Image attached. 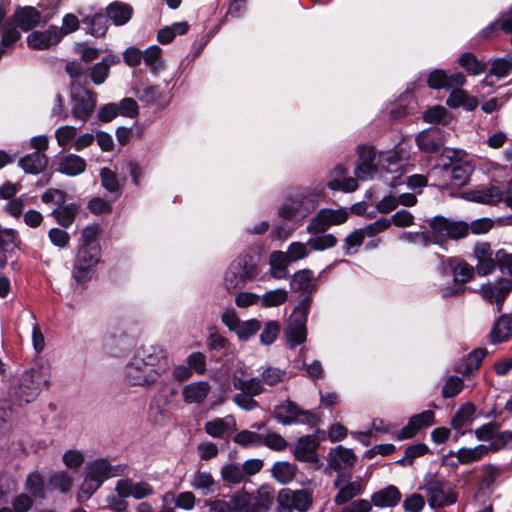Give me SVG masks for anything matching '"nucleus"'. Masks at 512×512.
I'll return each mask as SVG.
<instances>
[{
  "label": "nucleus",
  "instance_id": "nucleus-1",
  "mask_svg": "<svg viewBox=\"0 0 512 512\" xmlns=\"http://www.w3.org/2000/svg\"><path fill=\"white\" fill-rule=\"evenodd\" d=\"M170 360L161 345L142 346L133 353L123 370L128 386L150 388L170 369Z\"/></svg>",
  "mask_w": 512,
  "mask_h": 512
},
{
  "label": "nucleus",
  "instance_id": "nucleus-2",
  "mask_svg": "<svg viewBox=\"0 0 512 512\" xmlns=\"http://www.w3.org/2000/svg\"><path fill=\"white\" fill-rule=\"evenodd\" d=\"M100 227L97 224L86 226L80 237V244L73 262L72 277L77 283L89 281L100 261L101 247L98 242Z\"/></svg>",
  "mask_w": 512,
  "mask_h": 512
},
{
  "label": "nucleus",
  "instance_id": "nucleus-3",
  "mask_svg": "<svg viewBox=\"0 0 512 512\" xmlns=\"http://www.w3.org/2000/svg\"><path fill=\"white\" fill-rule=\"evenodd\" d=\"M127 464H112L106 458L89 461L85 467V477L80 486L79 498L89 499L109 478L127 473Z\"/></svg>",
  "mask_w": 512,
  "mask_h": 512
},
{
  "label": "nucleus",
  "instance_id": "nucleus-4",
  "mask_svg": "<svg viewBox=\"0 0 512 512\" xmlns=\"http://www.w3.org/2000/svg\"><path fill=\"white\" fill-rule=\"evenodd\" d=\"M50 378V369L43 364L24 370L14 393L15 400L20 406L34 402L43 389H48Z\"/></svg>",
  "mask_w": 512,
  "mask_h": 512
},
{
  "label": "nucleus",
  "instance_id": "nucleus-5",
  "mask_svg": "<svg viewBox=\"0 0 512 512\" xmlns=\"http://www.w3.org/2000/svg\"><path fill=\"white\" fill-rule=\"evenodd\" d=\"M320 193L308 189L297 188L286 198L279 208V216L286 220H302L310 215L318 206Z\"/></svg>",
  "mask_w": 512,
  "mask_h": 512
},
{
  "label": "nucleus",
  "instance_id": "nucleus-6",
  "mask_svg": "<svg viewBox=\"0 0 512 512\" xmlns=\"http://www.w3.org/2000/svg\"><path fill=\"white\" fill-rule=\"evenodd\" d=\"M256 252L253 249L241 254L225 272L224 286L228 291L246 288L256 278Z\"/></svg>",
  "mask_w": 512,
  "mask_h": 512
},
{
  "label": "nucleus",
  "instance_id": "nucleus-7",
  "mask_svg": "<svg viewBox=\"0 0 512 512\" xmlns=\"http://www.w3.org/2000/svg\"><path fill=\"white\" fill-rule=\"evenodd\" d=\"M88 83V80H84L83 85L74 81L70 88L71 114L75 120L82 122L92 116L97 105V93L84 86Z\"/></svg>",
  "mask_w": 512,
  "mask_h": 512
},
{
  "label": "nucleus",
  "instance_id": "nucleus-8",
  "mask_svg": "<svg viewBox=\"0 0 512 512\" xmlns=\"http://www.w3.org/2000/svg\"><path fill=\"white\" fill-rule=\"evenodd\" d=\"M274 417L284 425L306 424L315 426L320 421V417L317 413L312 410H304L290 400H286L275 406Z\"/></svg>",
  "mask_w": 512,
  "mask_h": 512
},
{
  "label": "nucleus",
  "instance_id": "nucleus-9",
  "mask_svg": "<svg viewBox=\"0 0 512 512\" xmlns=\"http://www.w3.org/2000/svg\"><path fill=\"white\" fill-rule=\"evenodd\" d=\"M312 302L311 296H305L294 310L286 331L288 343L294 347L306 341L307 315Z\"/></svg>",
  "mask_w": 512,
  "mask_h": 512
},
{
  "label": "nucleus",
  "instance_id": "nucleus-10",
  "mask_svg": "<svg viewBox=\"0 0 512 512\" xmlns=\"http://www.w3.org/2000/svg\"><path fill=\"white\" fill-rule=\"evenodd\" d=\"M348 216V210L343 207L338 209H320L316 213V215L310 220L309 224L306 227V231L312 235L324 233L331 226L341 225L345 223L348 219Z\"/></svg>",
  "mask_w": 512,
  "mask_h": 512
},
{
  "label": "nucleus",
  "instance_id": "nucleus-11",
  "mask_svg": "<svg viewBox=\"0 0 512 512\" xmlns=\"http://www.w3.org/2000/svg\"><path fill=\"white\" fill-rule=\"evenodd\" d=\"M430 229L438 235L440 241L445 239L458 240L468 235L469 225L464 221L451 220L443 216H435L428 223Z\"/></svg>",
  "mask_w": 512,
  "mask_h": 512
},
{
  "label": "nucleus",
  "instance_id": "nucleus-12",
  "mask_svg": "<svg viewBox=\"0 0 512 512\" xmlns=\"http://www.w3.org/2000/svg\"><path fill=\"white\" fill-rule=\"evenodd\" d=\"M466 153L463 150L445 148L442 157L450 161L451 180L456 186H464L468 183L474 170L470 162L463 160Z\"/></svg>",
  "mask_w": 512,
  "mask_h": 512
},
{
  "label": "nucleus",
  "instance_id": "nucleus-13",
  "mask_svg": "<svg viewBox=\"0 0 512 512\" xmlns=\"http://www.w3.org/2000/svg\"><path fill=\"white\" fill-rule=\"evenodd\" d=\"M424 490L427 493L431 507H445L457 501V495L448 483L436 477H430L426 480Z\"/></svg>",
  "mask_w": 512,
  "mask_h": 512
},
{
  "label": "nucleus",
  "instance_id": "nucleus-14",
  "mask_svg": "<svg viewBox=\"0 0 512 512\" xmlns=\"http://www.w3.org/2000/svg\"><path fill=\"white\" fill-rule=\"evenodd\" d=\"M333 486L338 489V493L334 497V503L336 505H343L362 494L366 487V482L360 476L351 480L350 475L340 473L335 478Z\"/></svg>",
  "mask_w": 512,
  "mask_h": 512
},
{
  "label": "nucleus",
  "instance_id": "nucleus-15",
  "mask_svg": "<svg viewBox=\"0 0 512 512\" xmlns=\"http://www.w3.org/2000/svg\"><path fill=\"white\" fill-rule=\"evenodd\" d=\"M447 262L452 269L454 279L452 286L447 285L443 288L442 293L445 297L463 293L464 284L471 280L474 275L473 267L464 261L449 258Z\"/></svg>",
  "mask_w": 512,
  "mask_h": 512
},
{
  "label": "nucleus",
  "instance_id": "nucleus-16",
  "mask_svg": "<svg viewBox=\"0 0 512 512\" xmlns=\"http://www.w3.org/2000/svg\"><path fill=\"white\" fill-rule=\"evenodd\" d=\"M256 474V458L248 459L242 465L229 463L222 467L221 476L225 482L239 484Z\"/></svg>",
  "mask_w": 512,
  "mask_h": 512
},
{
  "label": "nucleus",
  "instance_id": "nucleus-17",
  "mask_svg": "<svg viewBox=\"0 0 512 512\" xmlns=\"http://www.w3.org/2000/svg\"><path fill=\"white\" fill-rule=\"evenodd\" d=\"M63 39V33L56 25H50L44 31H33L27 36V44L35 50H46L57 45Z\"/></svg>",
  "mask_w": 512,
  "mask_h": 512
},
{
  "label": "nucleus",
  "instance_id": "nucleus-18",
  "mask_svg": "<svg viewBox=\"0 0 512 512\" xmlns=\"http://www.w3.org/2000/svg\"><path fill=\"white\" fill-rule=\"evenodd\" d=\"M434 422L435 413L431 410L415 414L410 417L407 425L399 431L396 438L398 440L413 438L420 430L432 426Z\"/></svg>",
  "mask_w": 512,
  "mask_h": 512
},
{
  "label": "nucleus",
  "instance_id": "nucleus-19",
  "mask_svg": "<svg viewBox=\"0 0 512 512\" xmlns=\"http://www.w3.org/2000/svg\"><path fill=\"white\" fill-rule=\"evenodd\" d=\"M421 151L432 153L438 151L445 143V132L439 128L422 131L416 138Z\"/></svg>",
  "mask_w": 512,
  "mask_h": 512
},
{
  "label": "nucleus",
  "instance_id": "nucleus-20",
  "mask_svg": "<svg viewBox=\"0 0 512 512\" xmlns=\"http://www.w3.org/2000/svg\"><path fill=\"white\" fill-rule=\"evenodd\" d=\"M120 62V56L115 54L106 55L100 62L87 69L90 81L95 85L103 84L110 74V68Z\"/></svg>",
  "mask_w": 512,
  "mask_h": 512
},
{
  "label": "nucleus",
  "instance_id": "nucleus-21",
  "mask_svg": "<svg viewBox=\"0 0 512 512\" xmlns=\"http://www.w3.org/2000/svg\"><path fill=\"white\" fill-rule=\"evenodd\" d=\"M511 290L512 283L509 280L502 279L495 284L483 285L481 292L484 299L488 301L495 300L497 311H501L503 302Z\"/></svg>",
  "mask_w": 512,
  "mask_h": 512
},
{
  "label": "nucleus",
  "instance_id": "nucleus-22",
  "mask_svg": "<svg viewBox=\"0 0 512 512\" xmlns=\"http://www.w3.org/2000/svg\"><path fill=\"white\" fill-rule=\"evenodd\" d=\"M204 430L213 438L230 437L236 431V421L232 415L215 418L205 423Z\"/></svg>",
  "mask_w": 512,
  "mask_h": 512
},
{
  "label": "nucleus",
  "instance_id": "nucleus-23",
  "mask_svg": "<svg viewBox=\"0 0 512 512\" xmlns=\"http://www.w3.org/2000/svg\"><path fill=\"white\" fill-rule=\"evenodd\" d=\"M13 17L16 26L25 32L37 27L42 19L41 12L33 6L18 8Z\"/></svg>",
  "mask_w": 512,
  "mask_h": 512
},
{
  "label": "nucleus",
  "instance_id": "nucleus-24",
  "mask_svg": "<svg viewBox=\"0 0 512 512\" xmlns=\"http://www.w3.org/2000/svg\"><path fill=\"white\" fill-rule=\"evenodd\" d=\"M318 443L312 436L306 435L298 439L293 454L295 458L302 462L317 463L319 461L316 453Z\"/></svg>",
  "mask_w": 512,
  "mask_h": 512
},
{
  "label": "nucleus",
  "instance_id": "nucleus-25",
  "mask_svg": "<svg viewBox=\"0 0 512 512\" xmlns=\"http://www.w3.org/2000/svg\"><path fill=\"white\" fill-rule=\"evenodd\" d=\"M356 461V456L351 449L338 446L332 449L328 455L329 466L335 471H341L352 467Z\"/></svg>",
  "mask_w": 512,
  "mask_h": 512
},
{
  "label": "nucleus",
  "instance_id": "nucleus-26",
  "mask_svg": "<svg viewBox=\"0 0 512 512\" xmlns=\"http://www.w3.org/2000/svg\"><path fill=\"white\" fill-rule=\"evenodd\" d=\"M178 391L174 387L164 386L157 391L152 400V405L155 406L160 414L171 411L177 405Z\"/></svg>",
  "mask_w": 512,
  "mask_h": 512
},
{
  "label": "nucleus",
  "instance_id": "nucleus-27",
  "mask_svg": "<svg viewBox=\"0 0 512 512\" xmlns=\"http://www.w3.org/2000/svg\"><path fill=\"white\" fill-rule=\"evenodd\" d=\"M211 386L207 381H197L183 387L182 395L187 404L202 403L210 392Z\"/></svg>",
  "mask_w": 512,
  "mask_h": 512
},
{
  "label": "nucleus",
  "instance_id": "nucleus-28",
  "mask_svg": "<svg viewBox=\"0 0 512 512\" xmlns=\"http://www.w3.org/2000/svg\"><path fill=\"white\" fill-rule=\"evenodd\" d=\"M106 15L114 25L122 26L130 21L133 15V8L127 3L115 1L107 6Z\"/></svg>",
  "mask_w": 512,
  "mask_h": 512
},
{
  "label": "nucleus",
  "instance_id": "nucleus-29",
  "mask_svg": "<svg viewBox=\"0 0 512 512\" xmlns=\"http://www.w3.org/2000/svg\"><path fill=\"white\" fill-rule=\"evenodd\" d=\"M81 22L86 26V32L96 38L104 37L108 30V17L101 12L85 15Z\"/></svg>",
  "mask_w": 512,
  "mask_h": 512
},
{
  "label": "nucleus",
  "instance_id": "nucleus-30",
  "mask_svg": "<svg viewBox=\"0 0 512 512\" xmlns=\"http://www.w3.org/2000/svg\"><path fill=\"white\" fill-rule=\"evenodd\" d=\"M401 500V493L394 485H389L371 496V504L377 507H393L396 506Z\"/></svg>",
  "mask_w": 512,
  "mask_h": 512
},
{
  "label": "nucleus",
  "instance_id": "nucleus-31",
  "mask_svg": "<svg viewBox=\"0 0 512 512\" xmlns=\"http://www.w3.org/2000/svg\"><path fill=\"white\" fill-rule=\"evenodd\" d=\"M290 262L282 251H273L269 255V275L276 280L287 279Z\"/></svg>",
  "mask_w": 512,
  "mask_h": 512
},
{
  "label": "nucleus",
  "instance_id": "nucleus-32",
  "mask_svg": "<svg viewBox=\"0 0 512 512\" xmlns=\"http://www.w3.org/2000/svg\"><path fill=\"white\" fill-rule=\"evenodd\" d=\"M291 285L295 290L310 295L317 289V280L312 270L302 269L294 273Z\"/></svg>",
  "mask_w": 512,
  "mask_h": 512
},
{
  "label": "nucleus",
  "instance_id": "nucleus-33",
  "mask_svg": "<svg viewBox=\"0 0 512 512\" xmlns=\"http://www.w3.org/2000/svg\"><path fill=\"white\" fill-rule=\"evenodd\" d=\"M86 169V161L79 155L68 154L60 159L57 171L67 176H77Z\"/></svg>",
  "mask_w": 512,
  "mask_h": 512
},
{
  "label": "nucleus",
  "instance_id": "nucleus-34",
  "mask_svg": "<svg viewBox=\"0 0 512 512\" xmlns=\"http://www.w3.org/2000/svg\"><path fill=\"white\" fill-rule=\"evenodd\" d=\"M191 486L195 490H199L203 496L214 493L218 489V485L213 479L210 472L197 470L192 477Z\"/></svg>",
  "mask_w": 512,
  "mask_h": 512
},
{
  "label": "nucleus",
  "instance_id": "nucleus-35",
  "mask_svg": "<svg viewBox=\"0 0 512 512\" xmlns=\"http://www.w3.org/2000/svg\"><path fill=\"white\" fill-rule=\"evenodd\" d=\"M47 165V158L43 153L32 152L19 159V166L30 174H38Z\"/></svg>",
  "mask_w": 512,
  "mask_h": 512
},
{
  "label": "nucleus",
  "instance_id": "nucleus-36",
  "mask_svg": "<svg viewBox=\"0 0 512 512\" xmlns=\"http://www.w3.org/2000/svg\"><path fill=\"white\" fill-rule=\"evenodd\" d=\"M101 184L112 195V200H117L122 195V184L114 171L104 167L100 170Z\"/></svg>",
  "mask_w": 512,
  "mask_h": 512
},
{
  "label": "nucleus",
  "instance_id": "nucleus-37",
  "mask_svg": "<svg viewBox=\"0 0 512 512\" xmlns=\"http://www.w3.org/2000/svg\"><path fill=\"white\" fill-rule=\"evenodd\" d=\"M488 453L489 448H487V445L480 444L473 448L462 447L454 453V455L460 464L468 465L472 462L481 460Z\"/></svg>",
  "mask_w": 512,
  "mask_h": 512
},
{
  "label": "nucleus",
  "instance_id": "nucleus-38",
  "mask_svg": "<svg viewBox=\"0 0 512 512\" xmlns=\"http://www.w3.org/2000/svg\"><path fill=\"white\" fill-rule=\"evenodd\" d=\"M207 348L211 353H214L212 355L213 357H217V360H220L222 356L229 353L231 350V344L219 332L213 331L208 336Z\"/></svg>",
  "mask_w": 512,
  "mask_h": 512
},
{
  "label": "nucleus",
  "instance_id": "nucleus-39",
  "mask_svg": "<svg viewBox=\"0 0 512 512\" xmlns=\"http://www.w3.org/2000/svg\"><path fill=\"white\" fill-rule=\"evenodd\" d=\"M475 412L476 407L472 403L468 402L462 405L451 419L452 428L460 431L462 428L472 424Z\"/></svg>",
  "mask_w": 512,
  "mask_h": 512
},
{
  "label": "nucleus",
  "instance_id": "nucleus-40",
  "mask_svg": "<svg viewBox=\"0 0 512 512\" xmlns=\"http://www.w3.org/2000/svg\"><path fill=\"white\" fill-rule=\"evenodd\" d=\"M230 504L234 512H256V497L246 491L233 495Z\"/></svg>",
  "mask_w": 512,
  "mask_h": 512
},
{
  "label": "nucleus",
  "instance_id": "nucleus-41",
  "mask_svg": "<svg viewBox=\"0 0 512 512\" xmlns=\"http://www.w3.org/2000/svg\"><path fill=\"white\" fill-rule=\"evenodd\" d=\"M512 336V317L508 315L501 316L495 323L491 333V342L499 343L506 341Z\"/></svg>",
  "mask_w": 512,
  "mask_h": 512
},
{
  "label": "nucleus",
  "instance_id": "nucleus-42",
  "mask_svg": "<svg viewBox=\"0 0 512 512\" xmlns=\"http://www.w3.org/2000/svg\"><path fill=\"white\" fill-rule=\"evenodd\" d=\"M289 294L286 289L277 288L268 290L261 297L258 296L262 308L279 307L288 300Z\"/></svg>",
  "mask_w": 512,
  "mask_h": 512
},
{
  "label": "nucleus",
  "instance_id": "nucleus-43",
  "mask_svg": "<svg viewBox=\"0 0 512 512\" xmlns=\"http://www.w3.org/2000/svg\"><path fill=\"white\" fill-rule=\"evenodd\" d=\"M504 198V193L495 186L475 190L472 192L471 200L482 204H497Z\"/></svg>",
  "mask_w": 512,
  "mask_h": 512
},
{
  "label": "nucleus",
  "instance_id": "nucleus-44",
  "mask_svg": "<svg viewBox=\"0 0 512 512\" xmlns=\"http://www.w3.org/2000/svg\"><path fill=\"white\" fill-rule=\"evenodd\" d=\"M77 209L78 207L75 204L65 205L64 203L53 209L51 215L56 219L60 226L68 228L74 222Z\"/></svg>",
  "mask_w": 512,
  "mask_h": 512
},
{
  "label": "nucleus",
  "instance_id": "nucleus-45",
  "mask_svg": "<svg viewBox=\"0 0 512 512\" xmlns=\"http://www.w3.org/2000/svg\"><path fill=\"white\" fill-rule=\"evenodd\" d=\"M486 356V350L478 348L473 350L459 366L458 372L462 374H471L478 370L482 360Z\"/></svg>",
  "mask_w": 512,
  "mask_h": 512
},
{
  "label": "nucleus",
  "instance_id": "nucleus-46",
  "mask_svg": "<svg viewBox=\"0 0 512 512\" xmlns=\"http://www.w3.org/2000/svg\"><path fill=\"white\" fill-rule=\"evenodd\" d=\"M73 478L67 471H59L50 475L48 480L49 490H59L67 493L72 487Z\"/></svg>",
  "mask_w": 512,
  "mask_h": 512
},
{
  "label": "nucleus",
  "instance_id": "nucleus-47",
  "mask_svg": "<svg viewBox=\"0 0 512 512\" xmlns=\"http://www.w3.org/2000/svg\"><path fill=\"white\" fill-rule=\"evenodd\" d=\"M272 474L280 483L290 482L296 474V467L288 462H277L272 467Z\"/></svg>",
  "mask_w": 512,
  "mask_h": 512
},
{
  "label": "nucleus",
  "instance_id": "nucleus-48",
  "mask_svg": "<svg viewBox=\"0 0 512 512\" xmlns=\"http://www.w3.org/2000/svg\"><path fill=\"white\" fill-rule=\"evenodd\" d=\"M459 64L472 75H479L486 70V64L479 61L476 56L470 52L462 54Z\"/></svg>",
  "mask_w": 512,
  "mask_h": 512
},
{
  "label": "nucleus",
  "instance_id": "nucleus-49",
  "mask_svg": "<svg viewBox=\"0 0 512 512\" xmlns=\"http://www.w3.org/2000/svg\"><path fill=\"white\" fill-rule=\"evenodd\" d=\"M13 408L9 401L0 400V438L12 428Z\"/></svg>",
  "mask_w": 512,
  "mask_h": 512
},
{
  "label": "nucleus",
  "instance_id": "nucleus-50",
  "mask_svg": "<svg viewBox=\"0 0 512 512\" xmlns=\"http://www.w3.org/2000/svg\"><path fill=\"white\" fill-rule=\"evenodd\" d=\"M233 386L238 390H256V378L249 376L242 367H238L233 374Z\"/></svg>",
  "mask_w": 512,
  "mask_h": 512
},
{
  "label": "nucleus",
  "instance_id": "nucleus-51",
  "mask_svg": "<svg viewBox=\"0 0 512 512\" xmlns=\"http://www.w3.org/2000/svg\"><path fill=\"white\" fill-rule=\"evenodd\" d=\"M162 50L157 45L148 47L143 53V60L150 70L154 73L158 72L162 67L161 61Z\"/></svg>",
  "mask_w": 512,
  "mask_h": 512
},
{
  "label": "nucleus",
  "instance_id": "nucleus-52",
  "mask_svg": "<svg viewBox=\"0 0 512 512\" xmlns=\"http://www.w3.org/2000/svg\"><path fill=\"white\" fill-rule=\"evenodd\" d=\"M320 234L307 241V245L311 250L323 251L336 245L337 238L333 234Z\"/></svg>",
  "mask_w": 512,
  "mask_h": 512
},
{
  "label": "nucleus",
  "instance_id": "nucleus-53",
  "mask_svg": "<svg viewBox=\"0 0 512 512\" xmlns=\"http://www.w3.org/2000/svg\"><path fill=\"white\" fill-rule=\"evenodd\" d=\"M77 134V128L73 126H61L55 131L57 143L62 148H72V144Z\"/></svg>",
  "mask_w": 512,
  "mask_h": 512
},
{
  "label": "nucleus",
  "instance_id": "nucleus-54",
  "mask_svg": "<svg viewBox=\"0 0 512 512\" xmlns=\"http://www.w3.org/2000/svg\"><path fill=\"white\" fill-rule=\"evenodd\" d=\"M308 248L307 243L292 242L289 244L287 251L284 252V255L290 263H293L307 257L309 254Z\"/></svg>",
  "mask_w": 512,
  "mask_h": 512
},
{
  "label": "nucleus",
  "instance_id": "nucleus-55",
  "mask_svg": "<svg viewBox=\"0 0 512 512\" xmlns=\"http://www.w3.org/2000/svg\"><path fill=\"white\" fill-rule=\"evenodd\" d=\"M428 452V446L424 443H415L406 448L404 457L399 461L402 465H411L417 457Z\"/></svg>",
  "mask_w": 512,
  "mask_h": 512
},
{
  "label": "nucleus",
  "instance_id": "nucleus-56",
  "mask_svg": "<svg viewBox=\"0 0 512 512\" xmlns=\"http://www.w3.org/2000/svg\"><path fill=\"white\" fill-rule=\"evenodd\" d=\"M281 325L278 321H268L260 335V341L265 345L272 344L278 337Z\"/></svg>",
  "mask_w": 512,
  "mask_h": 512
},
{
  "label": "nucleus",
  "instance_id": "nucleus-57",
  "mask_svg": "<svg viewBox=\"0 0 512 512\" xmlns=\"http://www.w3.org/2000/svg\"><path fill=\"white\" fill-rule=\"evenodd\" d=\"M256 395V390H240L233 397V401L239 407L245 410H253L256 406V402L254 401V396Z\"/></svg>",
  "mask_w": 512,
  "mask_h": 512
},
{
  "label": "nucleus",
  "instance_id": "nucleus-58",
  "mask_svg": "<svg viewBox=\"0 0 512 512\" xmlns=\"http://www.w3.org/2000/svg\"><path fill=\"white\" fill-rule=\"evenodd\" d=\"M26 489L35 497H42L44 492V483L41 475L38 472L30 473L27 476Z\"/></svg>",
  "mask_w": 512,
  "mask_h": 512
},
{
  "label": "nucleus",
  "instance_id": "nucleus-59",
  "mask_svg": "<svg viewBox=\"0 0 512 512\" xmlns=\"http://www.w3.org/2000/svg\"><path fill=\"white\" fill-rule=\"evenodd\" d=\"M500 425L497 422H489L483 424L474 431V434L479 441H489L490 443L494 440L495 434L498 432Z\"/></svg>",
  "mask_w": 512,
  "mask_h": 512
},
{
  "label": "nucleus",
  "instance_id": "nucleus-60",
  "mask_svg": "<svg viewBox=\"0 0 512 512\" xmlns=\"http://www.w3.org/2000/svg\"><path fill=\"white\" fill-rule=\"evenodd\" d=\"M463 389V380L457 376H450L446 379L442 388L444 398H452L459 394Z\"/></svg>",
  "mask_w": 512,
  "mask_h": 512
},
{
  "label": "nucleus",
  "instance_id": "nucleus-61",
  "mask_svg": "<svg viewBox=\"0 0 512 512\" xmlns=\"http://www.w3.org/2000/svg\"><path fill=\"white\" fill-rule=\"evenodd\" d=\"M380 166L388 172H398L401 168L400 157L397 152H387L380 155Z\"/></svg>",
  "mask_w": 512,
  "mask_h": 512
},
{
  "label": "nucleus",
  "instance_id": "nucleus-62",
  "mask_svg": "<svg viewBox=\"0 0 512 512\" xmlns=\"http://www.w3.org/2000/svg\"><path fill=\"white\" fill-rule=\"evenodd\" d=\"M275 498L274 491L262 486L258 489V512H266L273 504Z\"/></svg>",
  "mask_w": 512,
  "mask_h": 512
},
{
  "label": "nucleus",
  "instance_id": "nucleus-63",
  "mask_svg": "<svg viewBox=\"0 0 512 512\" xmlns=\"http://www.w3.org/2000/svg\"><path fill=\"white\" fill-rule=\"evenodd\" d=\"M286 372L279 368L267 367L261 374L262 382L274 386L284 380Z\"/></svg>",
  "mask_w": 512,
  "mask_h": 512
},
{
  "label": "nucleus",
  "instance_id": "nucleus-64",
  "mask_svg": "<svg viewBox=\"0 0 512 512\" xmlns=\"http://www.w3.org/2000/svg\"><path fill=\"white\" fill-rule=\"evenodd\" d=\"M278 512H293L295 510L292 490L282 489L277 496Z\"/></svg>",
  "mask_w": 512,
  "mask_h": 512
}]
</instances>
